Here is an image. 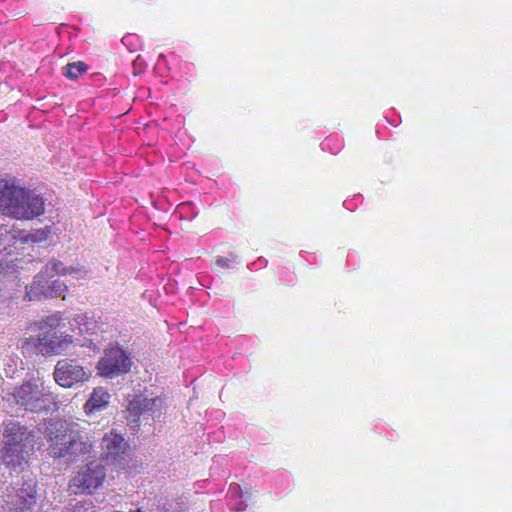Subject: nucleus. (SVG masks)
<instances>
[{"mask_svg":"<svg viewBox=\"0 0 512 512\" xmlns=\"http://www.w3.org/2000/svg\"><path fill=\"white\" fill-rule=\"evenodd\" d=\"M101 458L107 464L122 467L129 450V444L121 434L106 433L101 441Z\"/></svg>","mask_w":512,"mask_h":512,"instance_id":"10","label":"nucleus"},{"mask_svg":"<svg viewBox=\"0 0 512 512\" xmlns=\"http://www.w3.org/2000/svg\"><path fill=\"white\" fill-rule=\"evenodd\" d=\"M359 257L355 252H349L347 255V266L349 269H355L358 266Z\"/></svg>","mask_w":512,"mask_h":512,"instance_id":"30","label":"nucleus"},{"mask_svg":"<svg viewBox=\"0 0 512 512\" xmlns=\"http://www.w3.org/2000/svg\"><path fill=\"white\" fill-rule=\"evenodd\" d=\"M214 435L216 436L214 438L215 440L221 441L222 437L224 436V432L222 430H219V431L215 432Z\"/></svg>","mask_w":512,"mask_h":512,"instance_id":"33","label":"nucleus"},{"mask_svg":"<svg viewBox=\"0 0 512 512\" xmlns=\"http://www.w3.org/2000/svg\"><path fill=\"white\" fill-rule=\"evenodd\" d=\"M178 61V56L175 53H169L168 55L160 54L155 64V72L165 77L169 74L175 77V64Z\"/></svg>","mask_w":512,"mask_h":512,"instance_id":"17","label":"nucleus"},{"mask_svg":"<svg viewBox=\"0 0 512 512\" xmlns=\"http://www.w3.org/2000/svg\"><path fill=\"white\" fill-rule=\"evenodd\" d=\"M88 320L89 317L86 314H77L73 318V322L78 326L80 333H84L89 330Z\"/></svg>","mask_w":512,"mask_h":512,"instance_id":"28","label":"nucleus"},{"mask_svg":"<svg viewBox=\"0 0 512 512\" xmlns=\"http://www.w3.org/2000/svg\"><path fill=\"white\" fill-rule=\"evenodd\" d=\"M43 432L48 443L49 455L55 459H64L68 463L84 458L90 453L91 445L82 440L80 433L71 424L61 419H49L44 422Z\"/></svg>","mask_w":512,"mask_h":512,"instance_id":"1","label":"nucleus"},{"mask_svg":"<svg viewBox=\"0 0 512 512\" xmlns=\"http://www.w3.org/2000/svg\"><path fill=\"white\" fill-rule=\"evenodd\" d=\"M53 376L58 385L71 388L86 382L91 376V371L76 359H62L55 365Z\"/></svg>","mask_w":512,"mask_h":512,"instance_id":"8","label":"nucleus"},{"mask_svg":"<svg viewBox=\"0 0 512 512\" xmlns=\"http://www.w3.org/2000/svg\"><path fill=\"white\" fill-rule=\"evenodd\" d=\"M268 264V260L264 257H259L257 260L249 263L247 268L251 271H257L259 269L265 268Z\"/></svg>","mask_w":512,"mask_h":512,"instance_id":"29","label":"nucleus"},{"mask_svg":"<svg viewBox=\"0 0 512 512\" xmlns=\"http://www.w3.org/2000/svg\"><path fill=\"white\" fill-rule=\"evenodd\" d=\"M193 72L194 65L178 57V61L175 64V77L189 78L193 75Z\"/></svg>","mask_w":512,"mask_h":512,"instance_id":"22","label":"nucleus"},{"mask_svg":"<svg viewBox=\"0 0 512 512\" xmlns=\"http://www.w3.org/2000/svg\"><path fill=\"white\" fill-rule=\"evenodd\" d=\"M43 273L53 278L55 275L66 276L72 275L75 279H85L88 276V271L83 266H66L63 262L57 259L49 260L42 268Z\"/></svg>","mask_w":512,"mask_h":512,"instance_id":"12","label":"nucleus"},{"mask_svg":"<svg viewBox=\"0 0 512 512\" xmlns=\"http://www.w3.org/2000/svg\"><path fill=\"white\" fill-rule=\"evenodd\" d=\"M133 356L130 351L118 343L110 344L103 351L97 362L96 369L100 376L114 379L131 371Z\"/></svg>","mask_w":512,"mask_h":512,"instance_id":"5","label":"nucleus"},{"mask_svg":"<svg viewBox=\"0 0 512 512\" xmlns=\"http://www.w3.org/2000/svg\"><path fill=\"white\" fill-rule=\"evenodd\" d=\"M343 147V138L338 134H331L321 142V149L333 155H337Z\"/></svg>","mask_w":512,"mask_h":512,"instance_id":"19","label":"nucleus"},{"mask_svg":"<svg viewBox=\"0 0 512 512\" xmlns=\"http://www.w3.org/2000/svg\"><path fill=\"white\" fill-rule=\"evenodd\" d=\"M88 70V65L82 61L68 63L63 67V75L69 80L75 81L81 75L86 73Z\"/></svg>","mask_w":512,"mask_h":512,"instance_id":"20","label":"nucleus"},{"mask_svg":"<svg viewBox=\"0 0 512 512\" xmlns=\"http://www.w3.org/2000/svg\"><path fill=\"white\" fill-rule=\"evenodd\" d=\"M110 400V394L103 387H97L93 390L90 398L85 403L86 412L99 411L106 407Z\"/></svg>","mask_w":512,"mask_h":512,"instance_id":"16","label":"nucleus"},{"mask_svg":"<svg viewBox=\"0 0 512 512\" xmlns=\"http://www.w3.org/2000/svg\"><path fill=\"white\" fill-rule=\"evenodd\" d=\"M34 431L17 421L7 422L0 437V458L3 465L20 472L28 462L34 446Z\"/></svg>","mask_w":512,"mask_h":512,"instance_id":"3","label":"nucleus"},{"mask_svg":"<svg viewBox=\"0 0 512 512\" xmlns=\"http://www.w3.org/2000/svg\"><path fill=\"white\" fill-rule=\"evenodd\" d=\"M37 483L24 481L20 487L11 486L0 497V512H32L37 504Z\"/></svg>","mask_w":512,"mask_h":512,"instance_id":"6","label":"nucleus"},{"mask_svg":"<svg viewBox=\"0 0 512 512\" xmlns=\"http://www.w3.org/2000/svg\"><path fill=\"white\" fill-rule=\"evenodd\" d=\"M131 512H142L140 509H136L135 511H131Z\"/></svg>","mask_w":512,"mask_h":512,"instance_id":"37","label":"nucleus"},{"mask_svg":"<svg viewBox=\"0 0 512 512\" xmlns=\"http://www.w3.org/2000/svg\"><path fill=\"white\" fill-rule=\"evenodd\" d=\"M80 346H86V343H78Z\"/></svg>","mask_w":512,"mask_h":512,"instance_id":"36","label":"nucleus"},{"mask_svg":"<svg viewBox=\"0 0 512 512\" xmlns=\"http://www.w3.org/2000/svg\"><path fill=\"white\" fill-rule=\"evenodd\" d=\"M7 401L19 409L35 414H48L57 407L56 398L39 378H30L7 394Z\"/></svg>","mask_w":512,"mask_h":512,"instance_id":"4","label":"nucleus"},{"mask_svg":"<svg viewBox=\"0 0 512 512\" xmlns=\"http://www.w3.org/2000/svg\"><path fill=\"white\" fill-rule=\"evenodd\" d=\"M293 488L292 477L288 472L274 473L269 480L268 492L274 498H282Z\"/></svg>","mask_w":512,"mask_h":512,"instance_id":"13","label":"nucleus"},{"mask_svg":"<svg viewBox=\"0 0 512 512\" xmlns=\"http://www.w3.org/2000/svg\"><path fill=\"white\" fill-rule=\"evenodd\" d=\"M63 318L61 313L56 312L52 315L42 318L38 323V329L42 332H58L62 327Z\"/></svg>","mask_w":512,"mask_h":512,"instance_id":"18","label":"nucleus"},{"mask_svg":"<svg viewBox=\"0 0 512 512\" xmlns=\"http://www.w3.org/2000/svg\"><path fill=\"white\" fill-rule=\"evenodd\" d=\"M179 213L181 217H185L187 219L192 220L197 216V213L194 211V206L192 203H182L178 206Z\"/></svg>","mask_w":512,"mask_h":512,"instance_id":"27","label":"nucleus"},{"mask_svg":"<svg viewBox=\"0 0 512 512\" xmlns=\"http://www.w3.org/2000/svg\"><path fill=\"white\" fill-rule=\"evenodd\" d=\"M75 339L68 334L58 332H40L36 340V350L42 355H58L65 353Z\"/></svg>","mask_w":512,"mask_h":512,"instance_id":"11","label":"nucleus"},{"mask_svg":"<svg viewBox=\"0 0 512 512\" xmlns=\"http://www.w3.org/2000/svg\"><path fill=\"white\" fill-rule=\"evenodd\" d=\"M239 262V256L233 252L228 253L227 256H217L215 258V264L222 269H233Z\"/></svg>","mask_w":512,"mask_h":512,"instance_id":"21","label":"nucleus"},{"mask_svg":"<svg viewBox=\"0 0 512 512\" xmlns=\"http://www.w3.org/2000/svg\"><path fill=\"white\" fill-rule=\"evenodd\" d=\"M223 458L221 456H218V459L217 460H214V463L215 462H218L219 460H222Z\"/></svg>","mask_w":512,"mask_h":512,"instance_id":"35","label":"nucleus"},{"mask_svg":"<svg viewBox=\"0 0 512 512\" xmlns=\"http://www.w3.org/2000/svg\"><path fill=\"white\" fill-rule=\"evenodd\" d=\"M210 508L212 512H217L222 508V502L219 500L211 501Z\"/></svg>","mask_w":512,"mask_h":512,"instance_id":"32","label":"nucleus"},{"mask_svg":"<svg viewBox=\"0 0 512 512\" xmlns=\"http://www.w3.org/2000/svg\"><path fill=\"white\" fill-rule=\"evenodd\" d=\"M0 211L18 220H30L44 213L45 199L15 179H0Z\"/></svg>","mask_w":512,"mask_h":512,"instance_id":"2","label":"nucleus"},{"mask_svg":"<svg viewBox=\"0 0 512 512\" xmlns=\"http://www.w3.org/2000/svg\"><path fill=\"white\" fill-rule=\"evenodd\" d=\"M164 398L156 396L147 398L144 395H137L129 401L127 411L128 420L130 423H135L143 419H156L160 418L163 413Z\"/></svg>","mask_w":512,"mask_h":512,"instance_id":"9","label":"nucleus"},{"mask_svg":"<svg viewBox=\"0 0 512 512\" xmlns=\"http://www.w3.org/2000/svg\"><path fill=\"white\" fill-rule=\"evenodd\" d=\"M50 278L47 273H43L42 269L35 275L32 284L26 287L25 298L29 301L47 299L48 292L46 290H48Z\"/></svg>","mask_w":512,"mask_h":512,"instance_id":"14","label":"nucleus"},{"mask_svg":"<svg viewBox=\"0 0 512 512\" xmlns=\"http://www.w3.org/2000/svg\"><path fill=\"white\" fill-rule=\"evenodd\" d=\"M66 290H67V286L65 285V283L63 281H61L59 279H55L51 282L49 281V287H48V290H46L48 292L47 299L57 297V296L61 295V293Z\"/></svg>","mask_w":512,"mask_h":512,"instance_id":"24","label":"nucleus"},{"mask_svg":"<svg viewBox=\"0 0 512 512\" xmlns=\"http://www.w3.org/2000/svg\"><path fill=\"white\" fill-rule=\"evenodd\" d=\"M389 113H390V112H388V113L386 114V116H385L386 120H387V121H388L392 126H394V127L398 126V125H399V123L401 122L400 117H399V116H395V115H393V117H390V116H389Z\"/></svg>","mask_w":512,"mask_h":512,"instance_id":"31","label":"nucleus"},{"mask_svg":"<svg viewBox=\"0 0 512 512\" xmlns=\"http://www.w3.org/2000/svg\"><path fill=\"white\" fill-rule=\"evenodd\" d=\"M121 42L130 52H136L142 47L140 36L134 33L124 35Z\"/></svg>","mask_w":512,"mask_h":512,"instance_id":"23","label":"nucleus"},{"mask_svg":"<svg viewBox=\"0 0 512 512\" xmlns=\"http://www.w3.org/2000/svg\"><path fill=\"white\" fill-rule=\"evenodd\" d=\"M49 234H50V231L47 229H38L31 233H28L24 237V241L32 242V243H39V242L47 240V238L49 237Z\"/></svg>","mask_w":512,"mask_h":512,"instance_id":"25","label":"nucleus"},{"mask_svg":"<svg viewBox=\"0 0 512 512\" xmlns=\"http://www.w3.org/2000/svg\"><path fill=\"white\" fill-rule=\"evenodd\" d=\"M140 60V56L137 57L135 63H137Z\"/></svg>","mask_w":512,"mask_h":512,"instance_id":"38","label":"nucleus"},{"mask_svg":"<svg viewBox=\"0 0 512 512\" xmlns=\"http://www.w3.org/2000/svg\"><path fill=\"white\" fill-rule=\"evenodd\" d=\"M362 203V195L354 194L352 197L344 200L343 207L351 212L355 211L357 207Z\"/></svg>","mask_w":512,"mask_h":512,"instance_id":"26","label":"nucleus"},{"mask_svg":"<svg viewBox=\"0 0 512 512\" xmlns=\"http://www.w3.org/2000/svg\"><path fill=\"white\" fill-rule=\"evenodd\" d=\"M105 478V467L100 463L91 462L71 479L70 488L75 494L91 495L102 486Z\"/></svg>","mask_w":512,"mask_h":512,"instance_id":"7","label":"nucleus"},{"mask_svg":"<svg viewBox=\"0 0 512 512\" xmlns=\"http://www.w3.org/2000/svg\"><path fill=\"white\" fill-rule=\"evenodd\" d=\"M87 346L90 348H93V349H98V346L96 344L92 343V341H90V344H88Z\"/></svg>","mask_w":512,"mask_h":512,"instance_id":"34","label":"nucleus"},{"mask_svg":"<svg viewBox=\"0 0 512 512\" xmlns=\"http://www.w3.org/2000/svg\"><path fill=\"white\" fill-rule=\"evenodd\" d=\"M226 506L228 512H245L247 504L238 484H231L227 493Z\"/></svg>","mask_w":512,"mask_h":512,"instance_id":"15","label":"nucleus"}]
</instances>
